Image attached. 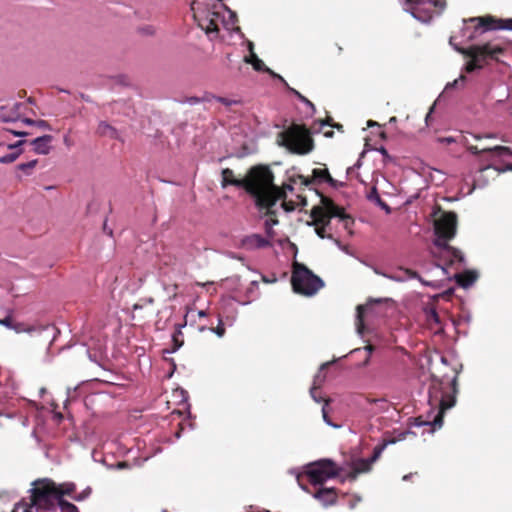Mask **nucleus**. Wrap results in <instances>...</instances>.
Instances as JSON below:
<instances>
[{
	"instance_id": "f257e3e1",
	"label": "nucleus",
	"mask_w": 512,
	"mask_h": 512,
	"mask_svg": "<svg viewBox=\"0 0 512 512\" xmlns=\"http://www.w3.org/2000/svg\"><path fill=\"white\" fill-rule=\"evenodd\" d=\"M458 393V376L451 380L432 377L428 390V403L431 411H436L432 420H424L422 416L415 418V425L432 426V431L441 428L445 412L456 404Z\"/></svg>"
},
{
	"instance_id": "f03ea898",
	"label": "nucleus",
	"mask_w": 512,
	"mask_h": 512,
	"mask_svg": "<svg viewBox=\"0 0 512 512\" xmlns=\"http://www.w3.org/2000/svg\"><path fill=\"white\" fill-rule=\"evenodd\" d=\"M320 197V205L314 206L311 209L310 216L312 221L308 224L315 226V232L321 239H332L336 244L340 245L339 240L334 239L332 234L326 233V228L330 225L331 219L337 217L343 222L344 229L350 231L354 224V219L345 212L343 207L336 205L331 198L323 194H320Z\"/></svg>"
},
{
	"instance_id": "7ed1b4c3",
	"label": "nucleus",
	"mask_w": 512,
	"mask_h": 512,
	"mask_svg": "<svg viewBox=\"0 0 512 512\" xmlns=\"http://www.w3.org/2000/svg\"><path fill=\"white\" fill-rule=\"evenodd\" d=\"M261 172L262 175H264V180L256 182V193L252 194V197L258 209L266 210L265 215H275L272 207L275 206L278 200L285 201L286 192L282 186L279 187L274 184V174L268 166L262 165ZM283 207L286 211L294 210V204L292 202H283Z\"/></svg>"
},
{
	"instance_id": "20e7f679",
	"label": "nucleus",
	"mask_w": 512,
	"mask_h": 512,
	"mask_svg": "<svg viewBox=\"0 0 512 512\" xmlns=\"http://www.w3.org/2000/svg\"><path fill=\"white\" fill-rule=\"evenodd\" d=\"M457 225L458 217L453 211H442L440 216L434 220V233L436 236L434 245L448 255L450 265H453L455 262H464L463 253L448 243L456 236Z\"/></svg>"
},
{
	"instance_id": "39448f33",
	"label": "nucleus",
	"mask_w": 512,
	"mask_h": 512,
	"mask_svg": "<svg viewBox=\"0 0 512 512\" xmlns=\"http://www.w3.org/2000/svg\"><path fill=\"white\" fill-rule=\"evenodd\" d=\"M454 37L450 38V44L453 45L454 49L469 60L464 66L466 73H472L476 70L484 68L488 63V60L498 61L499 56L503 55L506 48L498 42L489 41L483 44L471 45L467 48H463L453 44Z\"/></svg>"
},
{
	"instance_id": "423d86ee",
	"label": "nucleus",
	"mask_w": 512,
	"mask_h": 512,
	"mask_svg": "<svg viewBox=\"0 0 512 512\" xmlns=\"http://www.w3.org/2000/svg\"><path fill=\"white\" fill-rule=\"evenodd\" d=\"M464 27L462 29L463 36L468 41H474L479 36L487 31L492 30H511L512 31V18L498 19L491 15L482 17H472L464 20Z\"/></svg>"
},
{
	"instance_id": "0eeeda50",
	"label": "nucleus",
	"mask_w": 512,
	"mask_h": 512,
	"mask_svg": "<svg viewBox=\"0 0 512 512\" xmlns=\"http://www.w3.org/2000/svg\"><path fill=\"white\" fill-rule=\"evenodd\" d=\"M279 137L280 144L294 154L305 155L313 150V140L305 125L292 124Z\"/></svg>"
},
{
	"instance_id": "6e6552de",
	"label": "nucleus",
	"mask_w": 512,
	"mask_h": 512,
	"mask_svg": "<svg viewBox=\"0 0 512 512\" xmlns=\"http://www.w3.org/2000/svg\"><path fill=\"white\" fill-rule=\"evenodd\" d=\"M63 490L49 479L38 480L31 489L30 506L37 510H51L55 502L63 499Z\"/></svg>"
},
{
	"instance_id": "1a4fd4ad",
	"label": "nucleus",
	"mask_w": 512,
	"mask_h": 512,
	"mask_svg": "<svg viewBox=\"0 0 512 512\" xmlns=\"http://www.w3.org/2000/svg\"><path fill=\"white\" fill-rule=\"evenodd\" d=\"M291 284L296 293L305 296L314 295L324 286V282L320 277L316 276L304 264L299 262L293 263Z\"/></svg>"
},
{
	"instance_id": "9d476101",
	"label": "nucleus",
	"mask_w": 512,
	"mask_h": 512,
	"mask_svg": "<svg viewBox=\"0 0 512 512\" xmlns=\"http://www.w3.org/2000/svg\"><path fill=\"white\" fill-rule=\"evenodd\" d=\"M262 164L252 166L248 169L246 175L242 179H238L234 176V172L230 168H224L221 171V187L226 188L227 186H235L243 188L251 197L252 194L256 193V182L264 180L262 175Z\"/></svg>"
},
{
	"instance_id": "9b49d317",
	"label": "nucleus",
	"mask_w": 512,
	"mask_h": 512,
	"mask_svg": "<svg viewBox=\"0 0 512 512\" xmlns=\"http://www.w3.org/2000/svg\"><path fill=\"white\" fill-rule=\"evenodd\" d=\"M406 10L417 20L427 23L440 15L445 7V0H405Z\"/></svg>"
},
{
	"instance_id": "f8f14e48",
	"label": "nucleus",
	"mask_w": 512,
	"mask_h": 512,
	"mask_svg": "<svg viewBox=\"0 0 512 512\" xmlns=\"http://www.w3.org/2000/svg\"><path fill=\"white\" fill-rule=\"evenodd\" d=\"M339 472L340 468L332 460L322 459L308 467L306 476L311 484L321 485L327 479L338 476Z\"/></svg>"
},
{
	"instance_id": "ddd939ff",
	"label": "nucleus",
	"mask_w": 512,
	"mask_h": 512,
	"mask_svg": "<svg viewBox=\"0 0 512 512\" xmlns=\"http://www.w3.org/2000/svg\"><path fill=\"white\" fill-rule=\"evenodd\" d=\"M465 145L467 147V150L471 152L474 155H480L485 154L489 156V159H493L496 157H506V156H512V150L509 147L506 146H500V145H487V143L484 144H471L468 140V138H465Z\"/></svg>"
},
{
	"instance_id": "4468645a",
	"label": "nucleus",
	"mask_w": 512,
	"mask_h": 512,
	"mask_svg": "<svg viewBox=\"0 0 512 512\" xmlns=\"http://www.w3.org/2000/svg\"><path fill=\"white\" fill-rule=\"evenodd\" d=\"M296 179H299L301 185L306 186V187L310 186L311 184H314V183H322V182L328 183L333 188H337V187L343 185L342 183H339L337 180L332 178V176L330 175L327 168L313 169L311 178L305 177L303 175H297V176L291 177L292 182H296Z\"/></svg>"
},
{
	"instance_id": "2eb2a0df",
	"label": "nucleus",
	"mask_w": 512,
	"mask_h": 512,
	"mask_svg": "<svg viewBox=\"0 0 512 512\" xmlns=\"http://www.w3.org/2000/svg\"><path fill=\"white\" fill-rule=\"evenodd\" d=\"M223 21V15L218 11H207V14L200 19L199 26L207 34L218 33L219 23Z\"/></svg>"
},
{
	"instance_id": "dca6fc26",
	"label": "nucleus",
	"mask_w": 512,
	"mask_h": 512,
	"mask_svg": "<svg viewBox=\"0 0 512 512\" xmlns=\"http://www.w3.org/2000/svg\"><path fill=\"white\" fill-rule=\"evenodd\" d=\"M245 249L254 250L270 246V241L260 234H252L242 240Z\"/></svg>"
},
{
	"instance_id": "f3484780",
	"label": "nucleus",
	"mask_w": 512,
	"mask_h": 512,
	"mask_svg": "<svg viewBox=\"0 0 512 512\" xmlns=\"http://www.w3.org/2000/svg\"><path fill=\"white\" fill-rule=\"evenodd\" d=\"M314 497L323 503L325 506L333 505L337 502V490L335 488H319Z\"/></svg>"
},
{
	"instance_id": "a211bd4d",
	"label": "nucleus",
	"mask_w": 512,
	"mask_h": 512,
	"mask_svg": "<svg viewBox=\"0 0 512 512\" xmlns=\"http://www.w3.org/2000/svg\"><path fill=\"white\" fill-rule=\"evenodd\" d=\"M52 140L53 137L51 135H44L32 140L30 145L35 153L46 155L50 152Z\"/></svg>"
},
{
	"instance_id": "6ab92c4d",
	"label": "nucleus",
	"mask_w": 512,
	"mask_h": 512,
	"mask_svg": "<svg viewBox=\"0 0 512 512\" xmlns=\"http://www.w3.org/2000/svg\"><path fill=\"white\" fill-rule=\"evenodd\" d=\"M245 61L248 62V63H251L253 68L256 70V71H264V72H268L269 74H271L274 78H277L279 79L284 85H287V82L285 81V79L274 73L273 71H271L269 68H267L264 64V62L259 59L257 57V55H255L254 53L251 54L250 57H245Z\"/></svg>"
},
{
	"instance_id": "aec40b11",
	"label": "nucleus",
	"mask_w": 512,
	"mask_h": 512,
	"mask_svg": "<svg viewBox=\"0 0 512 512\" xmlns=\"http://www.w3.org/2000/svg\"><path fill=\"white\" fill-rule=\"evenodd\" d=\"M477 278L478 274L476 271L473 270H466L463 273L456 275L457 283L459 284V286L463 288H468L471 285H473Z\"/></svg>"
},
{
	"instance_id": "412c9836",
	"label": "nucleus",
	"mask_w": 512,
	"mask_h": 512,
	"mask_svg": "<svg viewBox=\"0 0 512 512\" xmlns=\"http://www.w3.org/2000/svg\"><path fill=\"white\" fill-rule=\"evenodd\" d=\"M385 276L393 281H405L407 279L421 280L420 275L416 271L408 268H400L399 272Z\"/></svg>"
},
{
	"instance_id": "4be33fe9",
	"label": "nucleus",
	"mask_w": 512,
	"mask_h": 512,
	"mask_svg": "<svg viewBox=\"0 0 512 512\" xmlns=\"http://www.w3.org/2000/svg\"><path fill=\"white\" fill-rule=\"evenodd\" d=\"M186 324H187V315H185L183 323L177 324L175 326V331L172 335L173 348H172L171 352L177 351L184 344V336L182 333V328L185 327Z\"/></svg>"
},
{
	"instance_id": "5701e85b",
	"label": "nucleus",
	"mask_w": 512,
	"mask_h": 512,
	"mask_svg": "<svg viewBox=\"0 0 512 512\" xmlns=\"http://www.w3.org/2000/svg\"><path fill=\"white\" fill-rule=\"evenodd\" d=\"M97 134L101 137H109L111 139H119L118 131L105 121H101L98 124Z\"/></svg>"
},
{
	"instance_id": "b1692460",
	"label": "nucleus",
	"mask_w": 512,
	"mask_h": 512,
	"mask_svg": "<svg viewBox=\"0 0 512 512\" xmlns=\"http://www.w3.org/2000/svg\"><path fill=\"white\" fill-rule=\"evenodd\" d=\"M375 347L373 345H366L364 348L354 349L352 354H360L363 353L365 355L363 362L360 364V367H365L369 364L370 357Z\"/></svg>"
},
{
	"instance_id": "393cba45",
	"label": "nucleus",
	"mask_w": 512,
	"mask_h": 512,
	"mask_svg": "<svg viewBox=\"0 0 512 512\" xmlns=\"http://www.w3.org/2000/svg\"><path fill=\"white\" fill-rule=\"evenodd\" d=\"M371 467L372 463L369 459H358L353 464V468H356L360 473L369 472Z\"/></svg>"
},
{
	"instance_id": "a878e982",
	"label": "nucleus",
	"mask_w": 512,
	"mask_h": 512,
	"mask_svg": "<svg viewBox=\"0 0 512 512\" xmlns=\"http://www.w3.org/2000/svg\"><path fill=\"white\" fill-rule=\"evenodd\" d=\"M207 328L205 326H202L199 328L201 332L205 331ZM210 331L215 333L218 337H223L225 335L226 329L221 319H219L218 325L214 328H208Z\"/></svg>"
},
{
	"instance_id": "bb28decb",
	"label": "nucleus",
	"mask_w": 512,
	"mask_h": 512,
	"mask_svg": "<svg viewBox=\"0 0 512 512\" xmlns=\"http://www.w3.org/2000/svg\"><path fill=\"white\" fill-rule=\"evenodd\" d=\"M59 507L61 512H79L78 508L73 503L64 499L59 500Z\"/></svg>"
},
{
	"instance_id": "cd10ccee",
	"label": "nucleus",
	"mask_w": 512,
	"mask_h": 512,
	"mask_svg": "<svg viewBox=\"0 0 512 512\" xmlns=\"http://www.w3.org/2000/svg\"><path fill=\"white\" fill-rule=\"evenodd\" d=\"M386 445H387V442H384L382 444H379V445L375 446V448L373 450V454L369 458V460L371 461L372 464L380 458V456H381L382 452L384 451Z\"/></svg>"
},
{
	"instance_id": "c85d7f7f",
	"label": "nucleus",
	"mask_w": 512,
	"mask_h": 512,
	"mask_svg": "<svg viewBox=\"0 0 512 512\" xmlns=\"http://www.w3.org/2000/svg\"><path fill=\"white\" fill-rule=\"evenodd\" d=\"M138 33L142 36H154L156 34V27L153 25H143L138 28Z\"/></svg>"
},
{
	"instance_id": "c756f323",
	"label": "nucleus",
	"mask_w": 512,
	"mask_h": 512,
	"mask_svg": "<svg viewBox=\"0 0 512 512\" xmlns=\"http://www.w3.org/2000/svg\"><path fill=\"white\" fill-rule=\"evenodd\" d=\"M427 320L430 325H432V324L440 325V323H441L440 316L435 309H430L427 312Z\"/></svg>"
},
{
	"instance_id": "7c9ffc66",
	"label": "nucleus",
	"mask_w": 512,
	"mask_h": 512,
	"mask_svg": "<svg viewBox=\"0 0 512 512\" xmlns=\"http://www.w3.org/2000/svg\"><path fill=\"white\" fill-rule=\"evenodd\" d=\"M37 163H38V161L35 159V160H31V161H29L27 163H21L17 167H18L19 170L25 172L26 174H30L31 170L33 168H35Z\"/></svg>"
},
{
	"instance_id": "2f4dec72",
	"label": "nucleus",
	"mask_w": 512,
	"mask_h": 512,
	"mask_svg": "<svg viewBox=\"0 0 512 512\" xmlns=\"http://www.w3.org/2000/svg\"><path fill=\"white\" fill-rule=\"evenodd\" d=\"M34 506H30V502L27 503L24 500L17 503L13 509V512H19V510H22V512H32V508Z\"/></svg>"
},
{
	"instance_id": "473e14b6",
	"label": "nucleus",
	"mask_w": 512,
	"mask_h": 512,
	"mask_svg": "<svg viewBox=\"0 0 512 512\" xmlns=\"http://www.w3.org/2000/svg\"><path fill=\"white\" fill-rule=\"evenodd\" d=\"M19 156V152L9 153L0 157V163L8 164L14 162Z\"/></svg>"
},
{
	"instance_id": "72a5a7b5",
	"label": "nucleus",
	"mask_w": 512,
	"mask_h": 512,
	"mask_svg": "<svg viewBox=\"0 0 512 512\" xmlns=\"http://www.w3.org/2000/svg\"><path fill=\"white\" fill-rule=\"evenodd\" d=\"M212 99H215L216 101L220 102L221 104H223V105H225L227 107L237 103V101H235V100L228 99V98H225V97H218V96L210 94V101Z\"/></svg>"
},
{
	"instance_id": "f704fd0d",
	"label": "nucleus",
	"mask_w": 512,
	"mask_h": 512,
	"mask_svg": "<svg viewBox=\"0 0 512 512\" xmlns=\"http://www.w3.org/2000/svg\"><path fill=\"white\" fill-rule=\"evenodd\" d=\"M286 86L288 87V89H289L291 92H293V93L297 96V98H298L300 101H302L303 103H305L307 106L311 107L312 109H314V108H315V107H314V104H313L310 100H308L305 96H303V95H302L301 93H299L297 90H295V89H293V88H290V87L288 86V84H287Z\"/></svg>"
},
{
	"instance_id": "c9c22d12",
	"label": "nucleus",
	"mask_w": 512,
	"mask_h": 512,
	"mask_svg": "<svg viewBox=\"0 0 512 512\" xmlns=\"http://www.w3.org/2000/svg\"><path fill=\"white\" fill-rule=\"evenodd\" d=\"M11 329L15 330L17 333L33 331V328L27 327V325H25L24 323H18V322L17 323L14 322Z\"/></svg>"
},
{
	"instance_id": "e433bc0d",
	"label": "nucleus",
	"mask_w": 512,
	"mask_h": 512,
	"mask_svg": "<svg viewBox=\"0 0 512 512\" xmlns=\"http://www.w3.org/2000/svg\"><path fill=\"white\" fill-rule=\"evenodd\" d=\"M205 101H210V94H206L204 97L202 98H199V97H188L186 99V102L189 103L190 105H195V104H198L200 102H205Z\"/></svg>"
},
{
	"instance_id": "4c0bfd02",
	"label": "nucleus",
	"mask_w": 512,
	"mask_h": 512,
	"mask_svg": "<svg viewBox=\"0 0 512 512\" xmlns=\"http://www.w3.org/2000/svg\"><path fill=\"white\" fill-rule=\"evenodd\" d=\"M330 400L327 399L325 400V405L323 406L322 408V416H323V420L328 424V425H331L333 426V423L331 422L329 416H328V411L326 409V406L329 404Z\"/></svg>"
},
{
	"instance_id": "58836bf2",
	"label": "nucleus",
	"mask_w": 512,
	"mask_h": 512,
	"mask_svg": "<svg viewBox=\"0 0 512 512\" xmlns=\"http://www.w3.org/2000/svg\"><path fill=\"white\" fill-rule=\"evenodd\" d=\"M373 193L376 194V202L386 211H390V207L380 198L376 188H373Z\"/></svg>"
},
{
	"instance_id": "ea45409f",
	"label": "nucleus",
	"mask_w": 512,
	"mask_h": 512,
	"mask_svg": "<svg viewBox=\"0 0 512 512\" xmlns=\"http://www.w3.org/2000/svg\"><path fill=\"white\" fill-rule=\"evenodd\" d=\"M13 323H14V321L10 316H8L4 319H0V324L7 328H10V329L12 328Z\"/></svg>"
},
{
	"instance_id": "a19ab883",
	"label": "nucleus",
	"mask_w": 512,
	"mask_h": 512,
	"mask_svg": "<svg viewBox=\"0 0 512 512\" xmlns=\"http://www.w3.org/2000/svg\"><path fill=\"white\" fill-rule=\"evenodd\" d=\"M359 474L361 473L356 468H352V470L347 474L346 478L350 481H354Z\"/></svg>"
},
{
	"instance_id": "79ce46f5",
	"label": "nucleus",
	"mask_w": 512,
	"mask_h": 512,
	"mask_svg": "<svg viewBox=\"0 0 512 512\" xmlns=\"http://www.w3.org/2000/svg\"><path fill=\"white\" fill-rule=\"evenodd\" d=\"M475 140H482V139H492V138H495V135L493 134H484V135H481V134H470Z\"/></svg>"
},
{
	"instance_id": "37998d69",
	"label": "nucleus",
	"mask_w": 512,
	"mask_h": 512,
	"mask_svg": "<svg viewBox=\"0 0 512 512\" xmlns=\"http://www.w3.org/2000/svg\"><path fill=\"white\" fill-rule=\"evenodd\" d=\"M466 81V76L465 75H460V77L456 80H454L452 83H448L447 86H446V89H449L450 87H455L459 82H462L464 83Z\"/></svg>"
},
{
	"instance_id": "c03bdc74",
	"label": "nucleus",
	"mask_w": 512,
	"mask_h": 512,
	"mask_svg": "<svg viewBox=\"0 0 512 512\" xmlns=\"http://www.w3.org/2000/svg\"><path fill=\"white\" fill-rule=\"evenodd\" d=\"M437 142L445 145H449L451 143L455 142V139L453 137H439L437 138Z\"/></svg>"
},
{
	"instance_id": "a18cd8bd",
	"label": "nucleus",
	"mask_w": 512,
	"mask_h": 512,
	"mask_svg": "<svg viewBox=\"0 0 512 512\" xmlns=\"http://www.w3.org/2000/svg\"><path fill=\"white\" fill-rule=\"evenodd\" d=\"M364 310H365L364 306H362V305L357 306V319L360 324H362Z\"/></svg>"
},
{
	"instance_id": "49530a36",
	"label": "nucleus",
	"mask_w": 512,
	"mask_h": 512,
	"mask_svg": "<svg viewBox=\"0 0 512 512\" xmlns=\"http://www.w3.org/2000/svg\"><path fill=\"white\" fill-rule=\"evenodd\" d=\"M317 387H312L311 390H310V394L312 396V398L316 401V402H320L322 399L321 397H318V394L317 393Z\"/></svg>"
},
{
	"instance_id": "de8ad7c7",
	"label": "nucleus",
	"mask_w": 512,
	"mask_h": 512,
	"mask_svg": "<svg viewBox=\"0 0 512 512\" xmlns=\"http://www.w3.org/2000/svg\"><path fill=\"white\" fill-rule=\"evenodd\" d=\"M2 120L5 121V122H8V121H16L18 119V114L15 115V116H6V115H2L1 116Z\"/></svg>"
},
{
	"instance_id": "09e8293b",
	"label": "nucleus",
	"mask_w": 512,
	"mask_h": 512,
	"mask_svg": "<svg viewBox=\"0 0 512 512\" xmlns=\"http://www.w3.org/2000/svg\"><path fill=\"white\" fill-rule=\"evenodd\" d=\"M299 179H296V182L298 181ZM291 183L289 184H283L282 185V188L285 190V192L287 193V191H293V185H292V181L290 180Z\"/></svg>"
},
{
	"instance_id": "8fccbe9b",
	"label": "nucleus",
	"mask_w": 512,
	"mask_h": 512,
	"mask_svg": "<svg viewBox=\"0 0 512 512\" xmlns=\"http://www.w3.org/2000/svg\"><path fill=\"white\" fill-rule=\"evenodd\" d=\"M333 119L331 117H327L325 120L321 121V125H329L332 127Z\"/></svg>"
},
{
	"instance_id": "3c124183",
	"label": "nucleus",
	"mask_w": 512,
	"mask_h": 512,
	"mask_svg": "<svg viewBox=\"0 0 512 512\" xmlns=\"http://www.w3.org/2000/svg\"><path fill=\"white\" fill-rule=\"evenodd\" d=\"M258 288V283L256 281H252L250 283V288L248 289L249 292H253V289H257Z\"/></svg>"
},
{
	"instance_id": "603ef678",
	"label": "nucleus",
	"mask_w": 512,
	"mask_h": 512,
	"mask_svg": "<svg viewBox=\"0 0 512 512\" xmlns=\"http://www.w3.org/2000/svg\"><path fill=\"white\" fill-rule=\"evenodd\" d=\"M35 124H37L40 127H47L48 126L47 122L44 121V120H39Z\"/></svg>"
},
{
	"instance_id": "864d4df0",
	"label": "nucleus",
	"mask_w": 512,
	"mask_h": 512,
	"mask_svg": "<svg viewBox=\"0 0 512 512\" xmlns=\"http://www.w3.org/2000/svg\"><path fill=\"white\" fill-rule=\"evenodd\" d=\"M332 127L338 129L339 131L343 132V125L339 123H333Z\"/></svg>"
},
{
	"instance_id": "5fc2aeb1",
	"label": "nucleus",
	"mask_w": 512,
	"mask_h": 512,
	"mask_svg": "<svg viewBox=\"0 0 512 512\" xmlns=\"http://www.w3.org/2000/svg\"><path fill=\"white\" fill-rule=\"evenodd\" d=\"M11 132L15 135V136H25L27 135L26 132H21V131H14V130H11Z\"/></svg>"
},
{
	"instance_id": "6e6d98bb",
	"label": "nucleus",
	"mask_w": 512,
	"mask_h": 512,
	"mask_svg": "<svg viewBox=\"0 0 512 512\" xmlns=\"http://www.w3.org/2000/svg\"><path fill=\"white\" fill-rule=\"evenodd\" d=\"M432 112H433V107L430 108V111L425 116L426 125H428V121H429V118H430Z\"/></svg>"
},
{
	"instance_id": "4d7b16f0",
	"label": "nucleus",
	"mask_w": 512,
	"mask_h": 512,
	"mask_svg": "<svg viewBox=\"0 0 512 512\" xmlns=\"http://www.w3.org/2000/svg\"><path fill=\"white\" fill-rule=\"evenodd\" d=\"M23 122H24V123H26V124H30V125L35 124V123H36V121H34V120H32V119H29V118H25V119H23Z\"/></svg>"
},
{
	"instance_id": "13d9d810",
	"label": "nucleus",
	"mask_w": 512,
	"mask_h": 512,
	"mask_svg": "<svg viewBox=\"0 0 512 512\" xmlns=\"http://www.w3.org/2000/svg\"><path fill=\"white\" fill-rule=\"evenodd\" d=\"M198 316H199L200 318H201V317H206V316H207V313H206V311H204V310H200V311L198 312Z\"/></svg>"
},
{
	"instance_id": "bf43d9fd",
	"label": "nucleus",
	"mask_w": 512,
	"mask_h": 512,
	"mask_svg": "<svg viewBox=\"0 0 512 512\" xmlns=\"http://www.w3.org/2000/svg\"><path fill=\"white\" fill-rule=\"evenodd\" d=\"M367 125H368L369 127H372V126L378 125V123H377V122H375V121H373V120H369V121L367 122Z\"/></svg>"
},
{
	"instance_id": "052dcab7",
	"label": "nucleus",
	"mask_w": 512,
	"mask_h": 512,
	"mask_svg": "<svg viewBox=\"0 0 512 512\" xmlns=\"http://www.w3.org/2000/svg\"><path fill=\"white\" fill-rule=\"evenodd\" d=\"M369 199L370 200H376V194L373 193V190L371 191V193L369 195Z\"/></svg>"
},
{
	"instance_id": "680f3d73",
	"label": "nucleus",
	"mask_w": 512,
	"mask_h": 512,
	"mask_svg": "<svg viewBox=\"0 0 512 512\" xmlns=\"http://www.w3.org/2000/svg\"><path fill=\"white\" fill-rule=\"evenodd\" d=\"M329 365H330V363H329V362L323 363V364L321 365V370L326 369Z\"/></svg>"
},
{
	"instance_id": "e2e57ef3",
	"label": "nucleus",
	"mask_w": 512,
	"mask_h": 512,
	"mask_svg": "<svg viewBox=\"0 0 512 512\" xmlns=\"http://www.w3.org/2000/svg\"><path fill=\"white\" fill-rule=\"evenodd\" d=\"M21 106H22V103H15V104H14V108H15V110H17V111L19 110V108H20Z\"/></svg>"
},
{
	"instance_id": "0e129e2a",
	"label": "nucleus",
	"mask_w": 512,
	"mask_h": 512,
	"mask_svg": "<svg viewBox=\"0 0 512 512\" xmlns=\"http://www.w3.org/2000/svg\"><path fill=\"white\" fill-rule=\"evenodd\" d=\"M63 492H64V494H68V495H70V494H71V492H72V489L67 488L66 490H63Z\"/></svg>"
},
{
	"instance_id": "69168bd1",
	"label": "nucleus",
	"mask_w": 512,
	"mask_h": 512,
	"mask_svg": "<svg viewBox=\"0 0 512 512\" xmlns=\"http://www.w3.org/2000/svg\"><path fill=\"white\" fill-rule=\"evenodd\" d=\"M23 143V141H19L17 144L15 145H9V148H14V147H17L19 145H21Z\"/></svg>"
},
{
	"instance_id": "338daca9",
	"label": "nucleus",
	"mask_w": 512,
	"mask_h": 512,
	"mask_svg": "<svg viewBox=\"0 0 512 512\" xmlns=\"http://www.w3.org/2000/svg\"><path fill=\"white\" fill-rule=\"evenodd\" d=\"M411 476H412V474L405 475V476H403V480H405V481L409 480Z\"/></svg>"
},
{
	"instance_id": "774afa93",
	"label": "nucleus",
	"mask_w": 512,
	"mask_h": 512,
	"mask_svg": "<svg viewBox=\"0 0 512 512\" xmlns=\"http://www.w3.org/2000/svg\"><path fill=\"white\" fill-rule=\"evenodd\" d=\"M332 135H333V132H332V131H330V132H326V133H325V136H326V137H332Z\"/></svg>"
}]
</instances>
